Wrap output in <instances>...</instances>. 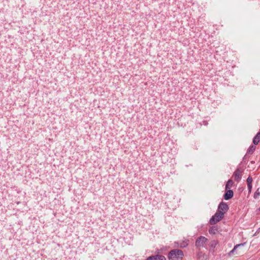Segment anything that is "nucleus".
Listing matches in <instances>:
<instances>
[{"mask_svg": "<svg viewBox=\"0 0 260 260\" xmlns=\"http://www.w3.org/2000/svg\"><path fill=\"white\" fill-rule=\"evenodd\" d=\"M184 256L183 251L179 249H173L171 250L168 254L169 260H182Z\"/></svg>", "mask_w": 260, "mask_h": 260, "instance_id": "f257e3e1", "label": "nucleus"}, {"mask_svg": "<svg viewBox=\"0 0 260 260\" xmlns=\"http://www.w3.org/2000/svg\"><path fill=\"white\" fill-rule=\"evenodd\" d=\"M209 240L204 236L198 237L195 242L196 247L200 250L201 248H206Z\"/></svg>", "mask_w": 260, "mask_h": 260, "instance_id": "f03ea898", "label": "nucleus"}, {"mask_svg": "<svg viewBox=\"0 0 260 260\" xmlns=\"http://www.w3.org/2000/svg\"><path fill=\"white\" fill-rule=\"evenodd\" d=\"M223 214L217 212L210 219V223L211 224H214L219 222L223 217Z\"/></svg>", "mask_w": 260, "mask_h": 260, "instance_id": "7ed1b4c3", "label": "nucleus"}, {"mask_svg": "<svg viewBox=\"0 0 260 260\" xmlns=\"http://www.w3.org/2000/svg\"><path fill=\"white\" fill-rule=\"evenodd\" d=\"M229 209L228 205L226 203L221 202L219 204L218 208V212L223 213V215Z\"/></svg>", "mask_w": 260, "mask_h": 260, "instance_id": "20e7f679", "label": "nucleus"}, {"mask_svg": "<svg viewBox=\"0 0 260 260\" xmlns=\"http://www.w3.org/2000/svg\"><path fill=\"white\" fill-rule=\"evenodd\" d=\"M146 260H166L165 257L162 255H156L147 257Z\"/></svg>", "mask_w": 260, "mask_h": 260, "instance_id": "39448f33", "label": "nucleus"}, {"mask_svg": "<svg viewBox=\"0 0 260 260\" xmlns=\"http://www.w3.org/2000/svg\"><path fill=\"white\" fill-rule=\"evenodd\" d=\"M234 176L235 180L237 181H239L242 176V172L239 169L236 170L234 172Z\"/></svg>", "mask_w": 260, "mask_h": 260, "instance_id": "423d86ee", "label": "nucleus"}, {"mask_svg": "<svg viewBox=\"0 0 260 260\" xmlns=\"http://www.w3.org/2000/svg\"><path fill=\"white\" fill-rule=\"evenodd\" d=\"M233 191L232 190H228L224 195V199L225 200H229L233 197Z\"/></svg>", "mask_w": 260, "mask_h": 260, "instance_id": "0eeeda50", "label": "nucleus"}, {"mask_svg": "<svg viewBox=\"0 0 260 260\" xmlns=\"http://www.w3.org/2000/svg\"><path fill=\"white\" fill-rule=\"evenodd\" d=\"M260 141V132L258 133L253 139V143L256 145Z\"/></svg>", "mask_w": 260, "mask_h": 260, "instance_id": "6e6552de", "label": "nucleus"}, {"mask_svg": "<svg viewBox=\"0 0 260 260\" xmlns=\"http://www.w3.org/2000/svg\"><path fill=\"white\" fill-rule=\"evenodd\" d=\"M217 231V228L216 226H212L209 230V233L210 234L214 235L216 233Z\"/></svg>", "mask_w": 260, "mask_h": 260, "instance_id": "1a4fd4ad", "label": "nucleus"}, {"mask_svg": "<svg viewBox=\"0 0 260 260\" xmlns=\"http://www.w3.org/2000/svg\"><path fill=\"white\" fill-rule=\"evenodd\" d=\"M233 185V182L232 180H229L225 185V189H228L229 188H231Z\"/></svg>", "mask_w": 260, "mask_h": 260, "instance_id": "9d476101", "label": "nucleus"}, {"mask_svg": "<svg viewBox=\"0 0 260 260\" xmlns=\"http://www.w3.org/2000/svg\"><path fill=\"white\" fill-rule=\"evenodd\" d=\"M244 244H237L236 245V246H234V248L229 252V255H231V254H233L236 249L238 247H240V246H242L244 245Z\"/></svg>", "mask_w": 260, "mask_h": 260, "instance_id": "9b49d317", "label": "nucleus"}, {"mask_svg": "<svg viewBox=\"0 0 260 260\" xmlns=\"http://www.w3.org/2000/svg\"><path fill=\"white\" fill-rule=\"evenodd\" d=\"M254 198L255 199H258L260 197V190L259 188H257L255 193H254Z\"/></svg>", "mask_w": 260, "mask_h": 260, "instance_id": "f8f14e48", "label": "nucleus"}, {"mask_svg": "<svg viewBox=\"0 0 260 260\" xmlns=\"http://www.w3.org/2000/svg\"><path fill=\"white\" fill-rule=\"evenodd\" d=\"M188 240L182 241L180 244V247L181 248H184V247H186L188 244Z\"/></svg>", "mask_w": 260, "mask_h": 260, "instance_id": "ddd939ff", "label": "nucleus"}, {"mask_svg": "<svg viewBox=\"0 0 260 260\" xmlns=\"http://www.w3.org/2000/svg\"><path fill=\"white\" fill-rule=\"evenodd\" d=\"M217 244V242L215 240H213L210 243V246L212 248H215Z\"/></svg>", "mask_w": 260, "mask_h": 260, "instance_id": "4468645a", "label": "nucleus"}, {"mask_svg": "<svg viewBox=\"0 0 260 260\" xmlns=\"http://www.w3.org/2000/svg\"><path fill=\"white\" fill-rule=\"evenodd\" d=\"M255 149V147L254 146H251L248 149V152L250 153H252Z\"/></svg>", "mask_w": 260, "mask_h": 260, "instance_id": "2eb2a0df", "label": "nucleus"}, {"mask_svg": "<svg viewBox=\"0 0 260 260\" xmlns=\"http://www.w3.org/2000/svg\"><path fill=\"white\" fill-rule=\"evenodd\" d=\"M252 178L251 176H249L247 179V184H252Z\"/></svg>", "mask_w": 260, "mask_h": 260, "instance_id": "dca6fc26", "label": "nucleus"}, {"mask_svg": "<svg viewBox=\"0 0 260 260\" xmlns=\"http://www.w3.org/2000/svg\"><path fill=\"white\" fill-rule=\"evenodd\" d=\"M204 256V254H202V253L201 252H199L198 253H197V258H201L202 257V256Z\"/></svg>", "mask_w": 260, "mask_h": 260, "instance_id": "f3484780", "label": "nucleus"}, {"mask_svg": "<svg viewBox=\"0 0 260 260\" xmlns=\"http://www.w3.org/2000/svg\"><path fill=\"white\" fill-rule=\"evenodd\" d=\"M247 187H248V189L249 192H251V189H252V184H247Z\"/></svg>", "mask_w": 260, "mask_h": 260, "instance_id": "a211bd4d", "label": "nucleus"}]
</instances>
